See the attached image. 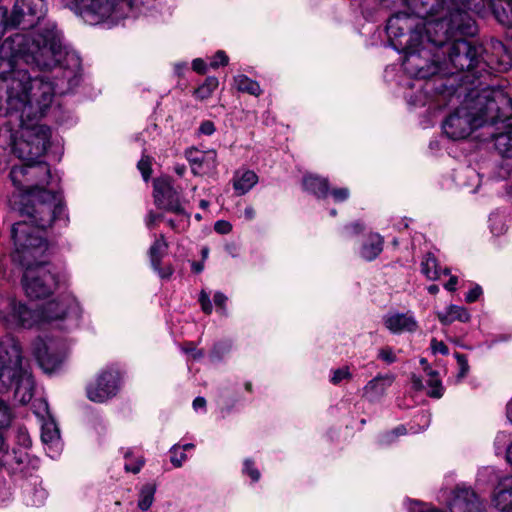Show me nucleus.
Returning a JSON list of instances; mask_svg holds the SVG:
<instances>
[{
    "label": "nucleus",
    "mask_w": 512,
    "mask_h": 512,
    "mask_svg": "<svg viewBox=\"0 0 512 512\" xmlns=\"http://www.w3.org/2000/svg\"><path fill=\"white\" fill-rule=\"evenodd\" d=\"M413 15L419 18L438 15L444 10L450 13V29L464 35H473L478 30L469 11L481 13L483 0H402Z\"/></svg>",
    "instance_id": "nucleus-4"
},
{
    "label": "nucleus",
    "mask_w": 512,
    "mask_h": 512,
    "mask_svg": "<svg viewBox=\"0 0 512 512\" xmlns=\"http://www.w3.org/2000/svg\"><path fill=\"white\" fill-rule=\"evenodd\" d=\"M192 67L193 70L199 74H205L207 70L206 63L200 58H196L193 60Z\"/></svg>",
    "instance_id": "nucleus-58"
},
{
    "label": "nucleus",
    "mask_w": 512,
    "mask_h": 512,
    "mask_svg": "<svg viewBox=\"0 0 512 512\" xmlns=\"http://www.w3.org/2000/svg\"><path fill=\"white\" fill-rule=\"evenodd\" d=\"M81 72V58L62 45L54 23L33 33H17L0 45V114H18L22 128L13 151L24 164L9 173L13 185L24 192L20 213L28 218L11 228L19 254L44 250L47 241L40 230L67 219L62 195L44 187L51 171L40 158L50 144L51 130L35 122L46 114L55 93L66 94L79 85Z\"/></svg>",
    "instance_id": "nucleus-1"
},
{
    "label": "nucleus",
    "mask_w": 512,
    "mask_h": 512,
    "mask_svg": "<svg viewBox=\"0 0 512 512\" xmlns=\"http://www.w3.org/2000/svg\"><path fill=\"white\" fill-rule=\"evenodd\" d=\"M155 491V486L151 484H146L141 488L138 500V507L140 510L146 511L152 506Z\"/></svg>",
    "instance_id": "nucleus-33"
},
{
    "label": "nucleus",
    "mask_w": 512,
    "mask_h": 512,
    "mask_svg": "<svg viewBox=\"0 0 512 512\" xmlns=\"http://www.w3.org/2000/svg\"><path fill=\"white\" fill-rule=\"evenodd\" d=\"M378 358L387 364H392L397 361V357L391 347L381 348L378 352Z\"/></svg>",
    "instance_id": "nucleus-43"
},
{
    "label": "nucleus",
    "mask_w": 512,
    "mask_h": 512,
    "mask_svg": "<svg viewBox=\"0 0 512 512\" xmlns=\"http://www.w3.org/2000/svg\"><path fill=\"white\" fill-rule=\"evenodd\" d=\"M437 318L443 325H450L454 321L469 322L471 315L465 307L450 305L443 312L437 313Z\"/></svg>",
    "instance_id": "nucleus-25"
},
{
    "label": "nucleus",
    "mask_w": 512,
    "mask_h": 512,
    "mask_svg": "<svg viewBox=\"0 0 512 512\" xmlns=\"http://www.w3.org/2000/svg\"><path fill=\"white\" fill-rule=\"evenodd\" d=\"M481 508L478 496L471 488L457 487L450 502L451 512H476Z\"/></svg>",
    "instance_id": "nucleus-19"
},
{
    "label": "nucleus",
    "mask_w": 512,
    "mask_h": 512,
    "mask_svg": "<svg viewBox=\"0 0 512 512\" xmlns=\"http://www.w3.org/2000/svg\"><path fill=\"white\" fill-rule=\"evenodd\" d=\"M34 310L40 315L39 325L63 320L70 314L76 318L80 316L79 303L71 293H63L58 299L49 301Z\"/></svg>",
    "instance_id": "nucleus-10"
},
{
    "label": "nucleus",
    "mask_w": 512,
    "mask_h": 512,
    "mask_svg": "<svg viewBox=\"0 0 512 512\" xmlns=\"http://www.w3.org/2000/svg\"><path fill=\"white\" fill-rule=\"evenodd\" d=\"M46 498V492L43 489H35L33 493V498L28 500V504L32 506H40L44 503Z\"/></svg>",
    "instance_id": "nucleus-50"
},
{
    "label": "nucleus",
    "mask_w": 512,
    "mask_h": 512,
    "mask_svg": "<svg viewBox=\"0 0 512 512\" xmlns=\"http://www.w3.org/2000/svg\"><path fill=\"white\" fill-rule=\"evenodd\" d=\"M507 440V435L505 432H499L497 435H496V438H495V446H496V449L499 450V449H502L503 446L505 445V442Z\"/></svg>",
    "instance_id": "nucleus-60"
},
{
    "label": "nucleus",
    "mask_w": 512,
    "mask_h": 512,
    "mask_svg": "<svg viewBox=\"0 0 512 512\" xmlns=\"http://www.w3.org/2000/svg\"><path fill=\"white\" fill-rule=\"evenodd\" d=\"M4 457H5L4 464H9L10 458H13V460L17 464H22L24 462V455L22 453L20 455H17L16 451H13V453H9L8 451H6L4 453Z\"/></svg>",
    "instance_id": "nucleus-57"
},
{
    "label": "nucleus",
    "mask_w": 512,
    "mask_h": 512,
    "mask_svg": "<svg viewBox=\"0 0 512 512\" xmlns=\"http://www.w3.org/2000/svg\"><path fill=\"white\" fill-rule=\"evenodd\" d=\"M395 379V375L391 373L376 375L363 387V397L371 403L379 402Z\"/></svg>",
    "instance_id": "nucleus-20"
},
{
    "label": "nucleus",
    "mask_w": 512,
    "mask_h": 512,
    "mask_svg": "<svg viewBox=\"0 0 512 512\" xmlns=\"http://www.w3.org/2000/svg\"><path fill=\"white\" fill-rule=\"evenodd\" d=\"M214 229L220 234H227L232 230V225L228 221L218 220L214 225Z\"/></svg>",
    "instance_id": "nucleus-55"
},
{
    "label": "nucleus",
    "mask_w": 512,
    "mask_h": 512,
    "mask_svg": "<svg viewBox=\"0 0 512 512\" xmlns=\"http://www.w3.org/2000/svg\"><path fill=\"white\" fill-rule=\"evenodd\" d=\"M138 169L140 170L143 178L147 181L151 174V164L148 158H142L138 164Z\"/></svg>",
    "instance_id": "nucleus-48"
},
{
    "label": "nucleus",
    "mask_w": 512,
    "mask_h": 512,
    "mask_svg": "<svg viewBox=\"0 0 512 512\" xmlns=\"http://www.w3.org/2000/svg\"><path fill=\"white\" fill-rule=\"evenodd\" d=\"M168 244L163 236L157 238L149 248V256H162L167 253Z\"/></svg>",
    "instance_id": "nucleus-40"
},
{
    "label": "nucleus",
    "mask_w": 512,
    "mask_h": 512,
    "mask_svg": "<svg viewBox=\"0 0 512 512\" xmlns=\"http://www.w3.org/2000/svg\"><path fill=\"white\" fill-rule=\"evenodd\" d=\"M191 268L195 273H200L204 269V263L203 261H193L191 263Z\"/></svg>",
    "instance_id": "nucleus-64"
},
{
    "label": "nucleus",
    "mask_w": 512,
    "mask_h": 512,
    "mask_svg": "<svg viewBox=\"0 0 512 512\" xmlns=\"http://www.w3.org/2000/svg\"><path fill=\"white\" fill-rule=\"evenodd\" d=\"M18 438L23 446H25V447L30 446L31 440L26 432L20 431Z\"/></svg>",
    "instance_id": "nucleus-61"
},
{
    "label": "nucleus",
    "mask_w": 512,
    "mask_h": 512,
    "mask_svg": "<svg viewBox=\"0 0 512 512\" xmlns=\"http://www.w3.org/2000/svg\"><path fill=\"white\" fill-rule=\"evenodd\" d=\"M428 376L429 379L427 380V385L429 386V390L427 395L432 398H441L443 395V386L438 377V372L430 369Z\"/></svg>",
    "instance_id": "nucleus-35"
},
{
    "label": "nucleus",
    "mask_w": 512,
    "mask_h": 512,
    "mask_svg": "<svg viewBox=\"0 0 512 512\" xmlns=\"http://www.w3.org/2000/svg\"><path fill=\"white\" fill-rule=\"evenodd\" d=\"M32 351L40 368L45 373L55 372L63 363L64 354L53 341L46 342L37 338L32 344Z\"/></svg>",
    "instance_id": "nucleus-13"
},
{
    "label": "nucleus",
    "mask_w": 512,
    "mask_h": 512,
    "mask_svg": "<svg viewBox=\"0 0 512 512\" xmlns=\"http://www.w3.org/2000/svg\"><path fill=\"white\" fill-rule=\"evenodd\" d=\"M215 130V124L210 120L203 121L198 128L199 134H203L206 136L212 135L215 132Z\"/></svg>",
    "instance_id": "nucleus-51"
},
{
    "label": "nucleus",
    "mask_w": 512,
    "mask_h": 512,
    "mask_svg": "<svg viewBox=\"0 0 512 512\" xmlns=\"http://www.w3.org/2000/svg\"><path fill=\"white\" fill-rule=\"evenodd\" d=\"M9 371H0V393L6 392L9 390V385L11 384V374Z\"/></svg>",
    "instance_id": "nucleus-52"
},
{
    "label": "nucleus",
    "mask_w": 512,
    "mask_h": 512,
    "mask_svg": "<svg viewBox=\"0 0 512 512\" xmlns=\"http://www.w3.org/2000/svg\"><path fill=\"white\" fill-rule=\"evenodd\" d=\"M455 358H456L457 363L459 365L458 377L459 378H464L467 375L468 371H469V365H468L467 357L464 354L456 353L455 354Z\"/></svg>",
    "instance_id": "nucleus-44"
},
{
    "label": "nucleus",
    "mask_w": 512,
    "mask_h": 512,
    "mask_svg": "<svg viewBox=\"0 0 512 512\" xmlns=\"http://www.w3.org/2000/svg\"><path fill=\"white\" fill-rule=\"evenodd\" d=\"M41 438L45 443H53L59 440L60 433L54 422H47L42 426Z\"/></svg>",
    "instance_id": "nucleus-37"
},
{
    "label": "nucleus",
    "mask_w": 512,
    "mask_h": 512,
    "mask_svg": "<svg viewBox=\"0 0 512 512\" xmlns=\"http://www.w3.org/2000/svg\"><path fill=\"white\" fill-rule=\"evenodd\" d=\"M170 461L174 467H181L185 462L187 456L185 452L181 449L179 444H175L170 449Z\"/></svg>",
    "instance_id": "nucleus-39"
},
{
    "label": "nucleus",
    "mask_w": 512,
    "mask_h": 512,
    "mask_svg": "<svg viewBox=\"0 0 512 512\" xmlns=\"http://www.w3.org/2000/svg\"><path fill=\"white\" fill-rule=\"evenodd\" d=\"M489 228L493 235L500 236L507 231L506 216L499 212L491 213Z\"/></svg>",
    "instance_id": "nucleus-32"
},
{
    "label": "nucleus",
    "mask_w": 512,
    "mask_h": 512,
    "mask_svg": "<svg viewBox=\"0 0 512 512\" xmlns=\"http://www.w3.org/2000/svg\"><path fill=\"white\" fill-rule=\"evenodd\" d=\"M500 2V5H494L493 13L500 24L510 27L512 26V0Z\"/></svg>",
    "instance_id": "nucleus-29"
},
{
    "label": "nucleus",
    "mask_w": 512,
    "mask_h": 512,
    "mask_svg": "<svg viewBox=\"0 0 512 512\" xmlns=\"http://www.w3.org/2000/svg\"><path fill=\"white\" fill-rule=\"evenodd\" d=\"M458 279L456 276L450 277L449 281L445 284V288L449 291H454L456 289Z\"/></svg>",
    "instance_id": "nucleus-63"
},
{
    "label": "nucleus",
    "mask_w": 512,
    "mask_h": 512,
    "mask_svg": "<svg viewBox=\"0 0 512 512\" xmlns=\"http://www.w3.org/2000/svg\"><path fill=\"white\" fill-rule=\"evenodd\" d=\"M151 266L162 279L170 278L174 271L172 265L169 262H164L163 258H151Z\"/></svg>",
    "instance_id": "nucleus-36"
},
{
    "label": "nucleus",
    "mask_w": 512,
    "mask_h": 512,
    "mask_svg": "<svg viewBox=\"0 0 512 512\" xmlns=\"http://www.w3.org/2000/svg\"><path fill=\"white\" fill-rule=\"evenodd\" d=\"M39 313L14 298L0 299V321L6 328L30 329L39 325Z\"/></svg>",
    "instance_id": "nucleus-9"
},
{
    "label": "nucleus",
    "mask_w": 512,
    "mask_h": 512,
    "mask_svg": "<svg viewBox=\"0 0 512 512\" xmlns=\"http://www.w3.org/2000/svg\"><path fill=\"white\" fill-rule=\"evenodd\" d=\"M234 82L238 91L248 93L250 95L259 96L262 93L258 82L250 79L246 75H238L234 77Z\"/></svg>",
    "instance_id": "nucleus-30"
},
{
    "label": "nucleus",
    "mask_w": 512,
    "mask_h": 512,
    "mask_svg": "<svg viewBox=\"0 0 512 512\" xmlns=\"http://www.w3.org/2000/svg\"><path fill=\"white\" fill-rule=\"evenodd\" d=\"M258 176L252 170H246L241 174L236 173L233 179V187L238 194L247 193L257 183Z\"/></svg>",
    "instance_id": "nucleus-27"
},
{
    "label": "nucleus",
    "mask_w": 512,
    "mask_h": 512,
    "mask_svg": "<svg viewBox=\"0 0 512 512\" xmlns=\"http://www.w3.org/2000/svg\"><path fill=\"white\" fill-rule=\"evenodd\" d=\"M119 386V372L111 368L105 369L98 374L94 383L87 386V397L93 402H105L118 393Z\"/></svg>",
    "instance_id": "nucleus-12"
},
{
    "label": "nucleus",
    "mask_w": 512,
    "mask_h": 512,
    "mask_svg": "<svg viewBox=\"0 0 512 512\" xmlns=\"http://www.w3.org/2000/svg\"><path fill=\"white\" fill-rule=\"evenodd\" d=\"M34 387L35 383L29 366L18 369L12 383L9 385V389L14 388L15 398L23 405L29 403L32 399Z\"/></svg>",
    "instance_id": "nucleus-18"
},
{
    "label": "nucleus",
    "mask_w": 512,
    "mask_h": 512,
    "mask_svg": "<svg viewBox=\"0 0 512 512\" xmlns=\"http://www.w3.org/2000/svg\"><path fill=\"white\" fill-rule=\"evenodd\" d=\"M494 147L502 157L512 158V125H508L503 132H491Z\"/></svg>",
    "instance_id": "nucleus-24"
},
{
    "label": "nucleus",
    "mask_w": 512,
    "mask_h": 512,
    "mask_svg": "<svg viewBox=\"0 0 512 512\" xmlns=\"http://www.w3.org/2000/svg\"><path fill=\"white\" fill-rule=\"evenodd\" d=\"M421 272L427 279L437 280L442 274H449L450 270L447 267L441 268L437 258H425L421 262Z\"/></svg>",
    "instance_id": "nucleus-28"
},
{
    "label": "nucleus",
    "mask_w": 512,
    "mask_h": 512,
    "mask_svg": "<svg viewBox=\"0 0 512 512\" xmlns=\"http://www.w3.org/2000/svg\"><path fill=\"white\" fill-rule=\"evenodd\" d=\"M154 199L159 208L166 209L177 215L184 214L179 193L169 180L158 179L154 182Z\"/></svg>",
    "instance_id": "nucleus-16"
},
{
    "label": "nucleus",
    "mask_w": 512,
    "mask_h": 512,
    "mask_svg": "<svg viewBox=\"0 0 512 512\" xmlns=\"http://www.w3.org/2000/svg\"><path fill=\"white\" fill-rule=\"evenodd\" d=\"M23 270L22 286L31 299L48 298L55 291L67 288L69 277L64 270L57 269L49 261L36 258H13Z\"/></svg>",
    "instance_id": "nucleus-5"
},
{
    "label": "nucleus",
    "mask_w": 512,
    "mask_h": 512,
    "mask_svg": "<svg viewBox=\"0 0 512 512\" xmlns=\"http://www.w3.org/2000/svg\"><path fill=\"white\" fill-rule=\"evenodd\" d=\"M346 233L349 235H356L364 230V224L360 221L351 223L345 227Z\"/></svg>",
    "instance_id": "nucleus-56"
},
{
    "label": "nucleus",
    "mask_w": 512,
    "mask_h": 512,
    "mask_svg": "<svg viewBox=\"0 0 512 512\" xmlns=\"http://www.w3.org/2000/svg\"><path fill=\"white\" fill-rule=\"evenodd\" d=\"M75 5L83 20L95 25L108 18L124 17L132 6V0H75Z\"/></svg>",
    "instance_id": "nucleus-8"
},
{
    "label": "nucleus",
    "mask_w": 512,
    "mask_h": 512,
    "mask_svg": "<svg viewBox=\"0 0 512 512\" xmlns=\"http://www.w3.org/2000/svg\"><path fill=\"white\" fill-rule=\"evenodd\" d=\"M484 58L488 62L489 79L492 71L505 72L512 67V56L505 45L497 40L491 39L485 45Z\"/></svg>",
    "instance_id": "nucleus-15"
},
{
    "label": "nucleus",
    "mask_w": 512,
    "mask_h": 512,
    "mask_svg": "<svg viewBox=\"0 0 512 512\" xmlns=\"http://www.w3.org/2000/svg\"><path fill=\"white\" fill-rule=\"evenodd\" d=\"M455 80L440 81L436 84L427 83L425 92L435 90L429 101L436 107L444 108L460 104L442 123L444 134L452 140L467 138L473 130L480 127H493L512 117V99L501 88L484 87L480 92L468 91L462 87H454Z\"/></svg>",
    "instance_id": "nucleus-2"
},
{
    "label": "nucleus",
    "mask_w": 512,
    "mask_h": 512,
    "mask_svg": "<svg viewBox=\"0 0 512 512\" xmlns=\"http://www.w3.org/2000/svg\"><path fill=\"white\" fill-rule=\"evenodd\" d=\"M410 379H411V384H412V387L414 390L420 391L424 388L422 379L419 376H417L416 374H412Z\"/></svg>",
    "instance_id": "nucleus-59"
},
{
    "label": "nucleus",
    "mask_w": 512,
    "mask_h": 512,
    "mask_svg": "<svg viewBox=\"0 0 512 512\" xmlns=\"http://www.w3.org/2000/svg\"><path fill=\"white\" fill-rule=\"evenodd\" d=\"M304 189L319 199H324L329 194V181L327 178L314 174H308L303 177Z\"/></svg>",
    "instance_id": "nucleus-23"
},
{
    "label": "nucleus",
    "mask_w": 512,
    "mask_h": 512,
    "mask_svg": "<svg viewBox=\"0 0 512 512\" xmlns=\"http://www.w3.org/2000/svg\"><path fill=\"white\" fill-rule=\"evenodd\" d=\"M194 175H205L217 167V153L215 150L200 151L191 147L185 152Z\"/></svg>",
    "instance_id": "nucleus-17"
},
{
    "label": "nucleus",
    "mask_w": 512,
    "mask_h": 512,
    "mask_svg": "<svg viewBox=\"0 0 512 512\" xmlns=\"http://www.w3.org/2000/svg\"><path fill=\"white\" fill-rule=\"evenodd\" d=\"M12 420L11 408L3 401L0 400V428L8 427ZM3 449V437L0 434V453Z\"/></svg>",
    "instance_id": "nucleus-38"
},
{
    "label": "nucleus",
    "mask_w": 512,
    "mask_h": 512,
    "mask_svg": "<svg viewBox=\"0 0 512 512\" xmlns=\"http://www.w3.org/2000/svg\"><path fill=\"white\" fill-rule=\"evenodd\" d=\"M213 300H214V304L216 305V307L218 309H220L221 313L223 315H226L227 314L226 303H227V300H228L227 296L224 295L222 292L217 291L214 294Z\"/></svg>",
    "instance_id": "nucleus-46"
},
{
    "label": "nucleus",
    "mask_w": 512,
    "mask_h": 512,
    "mask_svg": "<svg viewBox=\"0 0 512 512\" xmlns=\"http://www.w3.org/2000/svg\"><path fill=\"white\" fill-rule=\"evenodd\" d=\"M218 85L219 81L216 77H207L204 83L194 91V95L200 100H205L212 95Z\"/></svg>",
    "instance_id": "nucleus-34"
},
{
    "label": "nucleus",
    "mask_w": 512,
    "mask_h": 512,
    "mask_svg": "<svg viewBox=\"0 0 512 512\" xmlns=\"http://www.w3.org/2000/svg\"><path fill=\"white\" fill-rule=\"evenodd\" d=\"M28 366L27 361L22 356V349L19 341L12 337L6 336L0 341V371L11 372V381L16 375L18 369Z\"/></svg>",
    "instance_id": "nucleus-14"
},
{
    "label": "nucleus",
    "mask_w": 512,
    "mask_h": 512,
    "mask_svg": "<svg viewBox=\"0 0 512 512\" xmlns=\"http://www.w3.org/2000/svg\"><path fill=\"white\" fill-rule=\"evenodd\" d=\"M447 17V33L451 37L466 36L459 31L450 29V13L444 10ZM477 31L472 35L474 36ZM442 50V54L447 57L441 61L442 76L437 77L431 84L440 81L455 80L454 87L462 90V87L468 91L480 92L484 87H492L489 83L488 62L485 61L483 44L469 41L463 38H455L452 42H434Z\"/></svg>",
    "instance_id": "nucleus-3"
},
{
    "label": "nucleus",
    "mask_w": 512,
    "mask_h": 512,
    "mask_svg": "<svg viewBox=\"0 0 512 512\" xmlns=\"http://www.w3.org/2000/svg\"><path fill=\"white\" fill-rule=\"evenodd\" d=\"M198 301L201 305L202 311L205 314L210 315L212 313L213 306L209 294L204 289L200 291Z\"/></svg>",
    "instance_id": "nucleus-42"
},
{
    "label": "nucleus",
    "mask_w": 512,
    "mask_h": 512,
    "mask_svg": "<svg viewBox=\"0 0 512 512\" xmlns=\"http://www.w3.org/2000/svg\"><path fill=\"white\" fill-rule=\"evenodd\" d=\"M482 294V288L479 285H476L472 289H470L465 295V301L467 303H473L478 300V298Z\"/></svg>",
    "instance_id": "nucleus-53"
},
{
    "label": "nucleus",
    "mask_w": 512,
    "mask_h": 512,
    "mask_svg": "<svg viewBox=\"0 0 512 512\" xmlns=\"http://www.w3.org/2000/svg\"><path fill=\"white\" fill-rule=\"evenodd\" d=\"M493 501L501 512H512V476L500 480L495 488Z\"/></svg>",
    "instance_id": "nucleus-22"
},
{
    "label": "nucleus",
    "mask_w": 512,
    "mask_h": 512,
    "mask_svg": "<svg viewBox=\"0 0 512 512\" xmlns=\"http://www.w3.org/2000/svg\"><path fill=\"white\" fill-rule=\"evenodd\" d=\"M229 58L226 53L222 50L216 52L213 57V60L210 63L212 68H218L220 65L225 66L228 64Z\"/></svg>",
    "instance_id": "nucleus-47"
},
{
    "label": "nucleus",
    "mask_w": 512,
    "mask_h": 512,
    "mask_svg": "<svg viewBox=\"0 0 512 512\" xmlns=\"http://www.w3.org/2000/svg\"><path fill=\"white\" fill-rule=\"evenodd\" d=\"M455 179L458 185L468 188L472 193H475L481 184L479 173L471 167L460 169L456 173Z\"/></svg>",
    "instance_id": "nucleus-26"
},
{
    "label": "nucleus",
    "mask_w": 512,
    "mask_h": 512,
    "mask_svg": "<svg viewBox=\"0 0 512 512\" xmlns=\"http://www.w3.org/2000/svg\"><path fill=\"white\" fill-rule=\"evenodd\" d=\"M385 327L393 334L414 332L418 325L415 318L409 313H394L384 317Z\"/></svg>",
    "instance_id": "nucleus-21"
},
{
    "label": "nucleus",
    "mask_w": 512,
    "mask_h": 512,
    "mask_svg": "<svg viewBox=\"0 0 512 512\" xmlns=\"http://www.w3.org/2000/svg\"><path fill=\"white\" fill-rule=\"evenodd\" d=\"M243 472L247 474L253 482H257L261 476L259 470L254 466V462L251 459H246L244 461Z\"/></svg>",
    "instance_id": "nucleus-41"
},
{
    "label": "nucleus",
    "mask_w": 512,
    "mask_h": 512,
    "mask_svg": "<svg viewBox=\"0 0 512 512\" xmlns=\"http://www.w3.org/2000/svg\"><path fill=\"white\" fill-rule=\"evenodd\" d=\"M420 44L421 42L408 44L400 41L399 44H395V49L404 52L405 57L402 66L408 75L420 80L428 79L420 87L421 95L416 100V104L424 106L435 94V90L426 93L424 87L427 82H432L437 77L442 76V65L439 59L430 61L426 57L428 52L424 48H419Z\"/></svg>",
    "instance_id": "nucleus-6"
},
{
    "label": "nucleus",
    "mask_w": 512,
    "mask_h": 512,
    "mask_svg": "<svg viewBox=\"0 0 512 512\" xmlns=\"http://www.w3.org/2000/svg\"><path fill=\"white\" fill-rule=\"evenodd\" d=\"M431 348L435 353H440L442 355H448L449 353L447 345L442 341H437L436 339H432Z\"/></svg>",
    "instance_id": "nucleus-54"
},
{
    "label": "nucleus",
    "mask_w": 512,
    "mask_h": 512,
    "mask_svg": "<svg viewBox=\"0 0 512 512\" xmlns=\"http://www.w3.org/2000/svg\"><path fill=\"white\" fill-rule=\"evenodd\" d=\"M384 238L378 233H370L364 244L363 252L368 256H378L383 251Z\"/></svg>",
    "instance_id": "nucleus-31"
},
{
    "label": "nucleus",
    "mask_w": 512,
    "mask_h": 512,
    "mask_svg": "<svg viewBox=\"0 0 512 512\" xmlns=\"http://www.w3.org/2000/svg\"><path fill=\"white\" fill-rule=\"evenodd\" d=\"M352 377L351 373L349 372L348 367H343L336 369L333 372V375L331 377V382L333 384H339L344 379H350Z\"/></svg>",
    "instance_id": "nucleus-45"
},
{
    "label": "nucleus",
    "mask_w": 512,
    "mask_h": 512,
    "mask_svg": "<svg viewBox=\"0 0 512 512\" xmlns=\"http://www.w3.org/2000/svg\"><path fill=\"white\" fill-rule=\"evenodd\" d=\"M415 24L405 12H398L391 16L386 24V32L392 46L399 44L400 41L414 44L422 42V35L419 31L414 29Z\"/></svg>",
    "instance_id": "nucleus-11"
},
{
    "label": "nucleus",
    "mask_w": 512,
    "mask_h": 512,
    "mask_svg": "<svg viewBox=\"0 0 512 512\" xmlns=\"http://www.w3.org/2000/svg\"><path fill=\"white\" fill-rule=\"evenodd\" d=\"M46 13V0H15L11 12L0 8V40L8 29L28 30L36 27Z\"/></svg>",
    "instance_id": "nucleus-7"
},
{
    "label": "nucleus",
    "mask_w": 512,
    "mask_h": 512,
    "mask_svg": "<svg viewBox=\"0 0 512 512\" xmlns=\"http://www.w3.org/2000/svg\"><path fill=\"white\" fill-rule=\"evenodd\" d=\"M206 406V400L204 397H196L194 400H193V408L195 410L199 409V408H204Z\"/></svg>",
    "instance_id": "nucleus-62"
},
{
    "label": "nucleus",
    "mask_w": 512,
    "mask_h": 512,
    "mask_svg": "<svg viewBox=\"0 0 512 512\" xmlns=\"http://www.w3.org/2000/svg\"><path fill=\"white\" fill-rule=\"evenodd\" d=\"M331 195L335 202H343L349 198L350 192L348 188H336L331 191Z\"/></svg>",
    "instance_id": "nucleus-49"
}]
</instances>
